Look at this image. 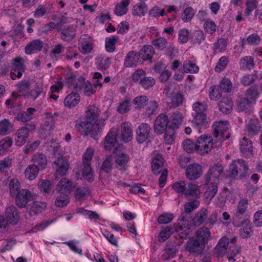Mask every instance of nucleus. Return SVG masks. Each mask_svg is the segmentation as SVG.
<instances>
[{
	"mask_svg": "<svg viewBox=\"0 0 262 262\" xmlns=\"http://www.w3.org/2000/svg\"><path fill=\"white\" fill-rule=\"evenodd\" d=\"M75 127L81 135H90L93 138L97 140L98 107L95 105H90L86 112L85 121H77Z\"/></svg>",
	"mask_w": 262,
	"mask_h": 262,
	"instance_id": "obj_1",
	"label": "nucleus"
},
{
	"mask_svg": "<svg viewBox=\"0 0 262 262\" xmlns=\"http://www.w3.org/2000/svg\"><path fill=\"white\" fill-rule=\"evenodd\" d=\"M192 124L194 127L199 129V132H200L201 128L205 129L208 127L210 121L206 114L207 110L206 103L196 101L192 104Z\"/></svg>",
	"mask_w": 262,
	"mask_h": 262,
	"instance_id": "obj_2",
	"label": "nucleus"
},
{
	"mask_svg": "<svg viewBox=\"0 0 262 262\" xmlns=\"http://www.w3.org/2000/svg\"><path fill=\"white\" fill-rule=\"evenodd\" d=\"M249 170V166L246 161L243 159L233 160L229 166L230 176L235 178L238 175L241 178L246 176Z\"/></svg>",
	"mask_w": 262,
	"mask_h": 262,
	"instance_id": "obj_3",
	"label": "nucleus"
},
{
	"mask_svg": "<svg viewBox=\"0 0 262 262\" xmlns=\"http://www.w3.org/2000/svg\"><path fill=\"white\" fill-rule=\"evenodd\" d=\"M94 154V149L88 147L83 155V163L81 173L82 177L89 182L94 180L92 170L91 167V161Z\"/></svg>",
	"mask_w": 262,
	"mask_h": 262,
	"instance_id": "obj_4",
	"label": "nucleus"
},
{
	"mask_svg": "<svg viewBox=\"0 0 262 262\" xmlns=\"http://www.w3.org/2000/svg\"><path fill=\"white\" fill-rule=\"evenodd\" d=\"M213 140L207 135H203L196 140L197 152L200 155L208 154L213 147Z\"/></svg>",
	"mask_w": 262,
	"mask_h": 262,
	"instance_id": "obj_5",
	"label": "nucleus"
},
{
	"mask_svg": "<svg viewBox=\"0 0 262 262\" xmlns=\"http://www.w3.org/2000/svg\"><path fill=\"white\" fill-rule=\"evenodd\" d=\"M228 123L227 121L220 120L215 122L212 125V128L214 130V137L215 138L219 137L220 141L219 145H221V142L229 139L230 137V134L229 133L226 135L224 134L228 129Z\"/></svg>",
	"mask_w": 262,
	"mask_h": 262,
	"instance_id": "obj_6",
	"label": "nucleus"
},
{
	"mask_svg": "<svg viewBox=\"0 0 262 262\" xmlns=\"http://www.w3.org/2000/svg\"><path fill=\"white\" fill-rule=\"evenodd\" d=\"M29 127L24 126L18 129L15 135V144L18 146H22L27 141L29 137L30 130H34L35 126L33 124L29 125Z\"/></svg>",
	"mask_w": 262,
	"mask_h": 262,
	"instance_id": "obj_7",
	"label": "nucleus"
},
{
	"mask_svg": "<svg viewBox=\"0 0 262 262\" xmlns=\"http://www.w3.org/2000/svg\"><path fill=\"white\" fill-rule=\"evenodd\" d=\"M76 90L83 89V93L86 96H90L96 90V85H92L89 81H85L83 77L80 76L77 79V82L73 85Z\"/></svg>",
	"mask_w": 262,
	"mask_h": 262,
	"instance_id": "obj_8",
	"label": "nucleus"
},
{
	"mask_svg": "<svg viewBox=\"0 0 262 262\" xmlns=\"http://www.w3.org/2000/svg\"><path fill=\"white\" fill-rule=\"evenodd\" d=\"M167 127L169 128L168 117L165 114H161L156 118L154 124V130L158 134H162L166 131Z\"/></svg>",
	"mask_w": 262,
	"mask_h": 262,
	"instance_id": "obj_9",
	"label": "nucleus"
},
{
	"mask_svg": "<svg viewBox=\"0 0 262 262\" xmlns=\"http://www.w3.org/2000/svg\"><path fill=\"white\" fill-rule=\"evenodd\" d=\"M223 170L224 168L221 164H214L210 167L207 174L205 177V184H209L211 181L213 182L214 181L217 183V179L223 172Z\"/></svg>",
	"mask_w": 262,
	"mask_h": 262,
	"instance_id": "obj_10",
	"label": "nucleus"
},
{
	"mask_svg": "<svg viewBox=\"0 0 262 262\" xmlns=\"http://www.w3.org/2000/svg\"><path fill=\"white\" fill-rule=\"evenodd\" d=\"M118 132V135L123 142L127 143L132 140L133 138V128L130 122L122 123Z\"/></svg>",
	"mask_w": 262,
	"mask_h": 262,
	"instance_id": "obj_11",
	"label": "nucleus"
},
{
	"mask_svg": "<svg viewBox=\"0 0 262 262\" xmlns=\"http://www.w3.org/2000/svg\"><path fill=\"white\" fill-rule=\"evenodd\" d=\"M151 127L146 123H141L136 129V140L138 143L145 142L149 137Z\"/></svg>",
	"mask_w": 262,
	"mask_h": 262,
	"instance_id": "obj_12",
	"label": "nucleus"
},
{
	"mask_svg": "<svg viewBox=\"0 0 262 262\" xmlns=\"http://www.w3.org/2000/svg\"><path fill=\"white\" fill-rule=\"evenodd\" d=\"M185 248L187 251L194 255H199L203 253L205 246L193 237L187 242Z\"/></svg>",
	"mask_w": 262,
	"mask_h": 262,
	"instance_id": "obj_13",
	"label": "nucleus"
},
{
	"mask_svg": "<svg viewBox=\"0 0 262 262\" xmlns=\"http://www.w3.org/2000/svg\"><path fill=\"white\" fill-rule=\"evenodd\" d=\"M248 200L241 199L238 202L234 214V220L242 219L248 215Z\"/></svg>",
	"mask_w": 262,
	"mask_h": 262,
	"instance_id": "obj_14",
	"label": "nucleus"
},
{
	"mask_svg": "<svg viewBox=\"0 0 262 262\" xmlns=\"http://www.w3.org/2000/svg\"><path fill=\"white\" fill-rule=\"evenodd\" d=\"M229 239L227 236L222 237L214 249L213 255L216 257H222L227 253Z\"/></svg>",
	"mask_w": 262,
	"mask_h": 262,
	"instance_id": "obj_15",
	"label": "nucleus"
},
{
	"mask_svg": "<svg viewBox=\"0 0 262 262\" xmlns=\"http://www.w3.org/2000/svg\"><path fill=\"white\" fill-rule=\"evenodd\" d=\"M31 199L32 194L30 191L26 189H21L16 194V204L19 208L25 207Z\"/></svg>",
	"mask_w": 262,
	"mask_h": 262,
	"instance_id": "obj_16",
	"label": "nucleus"
},
{
	"mask_svg": "<svg viewBox=\"0 0 262 262\" xmlns=\"http://www.w3.org/2000/svg\"><path fill=\"white\" fill-rule=\"evenodd\" d=\"M194 238L206 246L211 238V232L206 227H201L196 231Z\"/></svg>",
	"mask_w": 262,
	"mask_h": 262,
	"instance_id": "obj_17",
	"label": "nucleus"
},
{
	"mask_svg": "<svg viewBox=\"0 0 262 262\" xmlns=\"http://www.w3.org/2000/svg\"><path fill=\"white\" fill-rule=\"evenodd\" d=\"M253 227L250 221L248 219H245L241 224V228L239 230V234L243 238H248L253 234Z\"/></svg>",
	"mask_w": 262,
	"mask_h": 262,
	"instance_id": "obj_18",
	"label": "nucleus"
},
{
	"mask_svg": "<svg viewBox=\"0 0 262 262\" xmlns=\"http://www.w3.org/2000/svg\"><path fill=\"white\" fill-rule=\"evenodd\" d=\"M201 166L198 164H190L186 169V174L187 178L189 180H195L199 178L202 174Z\"/></svg>",
	"mask_w": 262,
	"mask_h": 262,
	"instance_id": "obj_19",
	"label": "nucleus"
},
{
	"mask_svg": "<svg viewBox=\"0 0 262 262\" xmlns=\"http://www.w3.org/2000/svg\"><path fill=\"white\" fill-rule=\"evenodd\" d=\"M54 163L56 166V173L58 175L63 176L66 175L69 168V163L68 161L63 157H59Z\"/></svg>",
	"mask_w": 262,
	"mask_h": 262,
	"instance_id": "obj_20",
	"label": "nucleus"
},
{
	"mask_svg": "<svg viewBox=\"0 0 262 262\" xmlns=\"http://www.w3.org/2000/svg\"><path fill=\"white\" fill-rule=\"evenodd\" d=\"M140 61L138 53L134 51L129 52L125 57L124 66L126 68H134Z\"/></svg>",
	"mask_w": 262,
	"mask_h": 262,
	"instance_id": "obj_21",
	"label": "nucleus"
},
{
	"mask_svg": "<svg viewBox=\"0 0 262 262\" xmlns=\"http://www.w3.org/2000/svg\"><path fill=\"white\" fill-rule=\"evenodd\" d=\"M72 187L73 184L70 180L62 178L57 184L56 189L58 193L69 194L72 190Z\"/></svg>",
	"mask_w": 262,
	"mask_h": 262,
	"instance_id": "obj_22",
	"label": "nucleus"
},
{
	"mask_svg": "<svg viewBox=\"0 0 262 262\" xmlns=\"http://www.w3.org/2000/svg\"><path fill=\"white\" fill-rule=\"evenodd\" d=\"M57 31L61 32V39L67 41L72 40L76 35V28L73 26H69L66 28L61 29L58 26Z\"/></svg>",
	"mask_w": 262,
	"mask_h": 262,
	"instance_id": "obj_23",
	"label": "nucleus"
},
{
	"mask_svg": "<svg viewBox=\"0 0 262 262\" xmlns=\"http://www.w3.org/2000/svg\"><path fill=\"white\" fill-rule=\"evenodd\" d=\"M43 43L40 39H35L30 42L25 47V53L31 54L40 51L43 47Z\"/></svg>",
	"mask_w": 262,
	"mask_h": 262,
	"instance_id": "obj_24",
	"label": "nucleus"
},
{
	"mask_svg": "<svg viewBox=\"0 0 262 262\" xmlns=\"http://www.w3.org/2000/svg\"><path fill=\"white\" fill-rule=\"evenodd\" d=\"M260 125L257 119H250L246 124V131L248 136L253 137L259 133Z\"/></svg>",
	"mask_w": 262,
	"mask_h": 262,
	"instance_id": "obj_25",
	"label": "nucleus"
},
{
	"mask_svg": "<svg viewBox=\"0 0 262 262\" xmlns=\"http://www.w3.org/2000/svg\"><path fill=\"white\" fill-rule=\"evenodd\" d=\"M46 93L43 91V87L42 84L36 85L33 89L28 92L25 97L33 101L35 100L39 96H45Z\"/></svg>",
	"mask_w": 262,
	"mask_h": 262,
	"instance_id": "obj_26",
	"label": "nucleus"
},
{
	"mask_svg": "<svg viewBox=\"0 0 262 262\" xmlns=\"http://www.w3.org/2000/svg\"><path fill=\"white\" fill-rule=\"evenodd\" d=\"M138 54L140 59H141L143 61L150 60L155 54V50L152 46L145 45L139 50Z\"/></svg>",
	"mask_w": 262,
	"mask_h": 262,
	"instance_id": "obj_27",
	"label": "nucleus"
},
{
	"mask_svg": "<svg viewBox=\"0 0 262 262\" xmlns=\"http://www.w3.org/2000/svg\"><path fill=\"white\" fill-rule=\"evenodd\" d=\"M33 165L40 170L45 169L47 165V159L45 155L41 153H36L33 156L32 159Z\"/></svg>",
	"mask_w": 262,
	"mask_h": 262,
	"instance_id": "obj_28",
	"label": "nucleus"
},
{
	"mask_svg": "<svg viewBox=\"0 0 262 262\" xmlns=\"http://www.w3.org/2000/svg\"><path fill=\"white\" fill-rule=\"evenodd\" d=\"M117 135L115 131L111 130L105 137L104 147L106 150H110L116 147Z\"/></svg>",
	"mask_w": 262,
	"mask_h": 262,
	"instance_id": "obj_29",
	"label": "nucleus"
},
{
	"mask_svg": "<svg viewBox=\"0 0 262 262\" xmlns=\"http://www.w3.org/2000/svg\"><path fill=\"white\" fill-rule=\"evenodd\" d=\"M200 194L199 186L194 182H190L186 184L185 196L189 198L191 196L197 198Z\"/></svg>",
	"mask_w": 262,
	"mask_h": 262,
	"instance_id": "obj_30",
	"label": "nucleus"
},
{
	"mask_svg": "<svg viewBox=\"0 0 262 262\" xmlns=\"http://www.w3.org/2000/svg\"><path fill=\"white\" fill-rule=\"evenodd\" d=\"M46 207V202L34 201L30 205L29 213L31 215H37L43 211Z\"/></svg>",
	"mask_w": 262,
	"mask_h": 262,
	"instance_id": "obj_31",
	"label": "nucleus"
},
{
	"mask_svg": "<svg viewBox=\"0 0 262 262\" xmlns=\"http://www.w3.org/2000/svg\"><path fill=\"white\" fill-rule=\"evenodd\" d=\"M240 149L241 152L245 156L251 155L253 151L252 142L246 137H243L240 141Z\"/></svg>",
	"mask_w": 262,
	"mask_h": 262,
	"instance_id": "obj_32",
	"label": "nucleus"
},
{
	"mask_svg": "<svg viewBox=\"0 0 262 262\" xmlns=\"http://www.w3.org/2000/svg\"><path fill=\"white\" fill-rule=\"evenodd\" d=\"M129 160L128 156L123 153H119L117 154L115 157V162L117 168L119 170H126L127 168V163Z\"/></svg>",
	"mask_w": 262,
	"mask_h": 262,
	"instance_id": "obj_33",
	"label": "nucleus"
},
{
	"mask_svg": "<svg viewBox=\"0 0 262 262\" xmlns=\"http://www.w3.org/2000/svg\"><path fill=\"white\" fill-rule=\"evenodd\" d=\"M80 101V97L77 93H72L68 95L64 100L65 106L72 108L75 107Z\"/></svg>",
	"mask_w": 262,
	"mask_h": 262,
	"instance_id": "obj_34",
	"label": "nucleus"
},
{
	"mask_svg": "<svg viewBox=\"0 0 262 262\" xmlns=\"http://www.w3.org/2000/svg\"><path fill=\"white\" fill-rule=\"evenodd\" d=\"M5 213L8 222L13 224H15L17 223L19 215L14 206H10L7 207L6 209Z\"/></svg>",
	"mask_w": 262,
	"mask_h": 262,
	"instance_id": "obj_35",
	"label": "nucleus"
},
{
	"mask_svg": "<svg viewBox=\"0 0 262 262\" xmlns=\"http://www.w3.org/2000/svg\"><path fill=\"white\" fill-rule=\"evenodd\" d=\"M208 185L207 188L204 193V196L207 201H210L216 194L217 191V183L214 181H211Z\"/></svg>",
	"mask_w": 262,
	"mask_h": 262,
	"instance_id": "obj_36",
	"label": "nucleus"
},
{
	"mask_svg": "<svg viewBox=\"0 0 262 262\" xmlns=\"http://www.w3.org/2000/svg\"><path fill=\"white\" fill-rule=\"evenodd\" d=\"M169 128L170 129H175L179 127L182 123L183 116L179 112L173 113L168 117Z\"/></svg>",
	"mask_w": 262,
	"mask_h": 262,
	"instance_id": "obj_37",
	"label": "nucleus"
},
{
	"mask_svg": "<svg viewBox=\"0 0 262 262\" xmlns=\"http://www.w3.org/2000/svg\"><path fill=\"white\" fill-rule=\"evenodd\" d=\"M233 102L230 98L223 97L219 103V110L225 114L229 113L232 108Z\"/></svg>",
	"mask_w": 262,
	"mask_h": 262,
	"instance_id": "obj_38",
	"label": "nucleus"
},
{
	"mask_svg": "<svg viewBox=\"0 0 262 262\" xmlns=\"http://www.w3.org/2000/svg\"><path fill=\"white\" fill-rule=\"evenodd\" d=\"M163 164V158L161 155H157L153 158L151 167L155 174H158L162 171Z\"/></svg>",
	"mask_w": 262,
	"mask_h": 262,
	"instance_id": "obj_39",
	"label": "nucleus"
},
{
	"mask_svg": "<svg viewBox=\"0 0 262 262\" xmlns=\"http://www.w3.org/2000/svg\"><path fill=\"white\" fill-rule=\"evenodd\" d=\"M227 39L224 38H219L213 44L212 50L215 53L224 52L227 46Z\"/></svg>",
	"mask_w": 262,
	"mask_h": 262,
	"instance_id": "obj_40",
	"label": "nucleus"
},
{
	"mask_svg": "<svg viewBox=\"0 0 262 262\" xmlns=\"http://www.w3.org/2000/svg\"><path fill=\"white\" fill-rule=\"evenodd\" d=\"M39 171L40 170L33 164L29 165L25 170V177L28 180H34L36 178Z\"/></svg>",
	"mask_w": 262,
	"mask_h": 262,
	"instance_id": "obj_41",
	"label": "nucleus"
},
{
	"mask_svg": "<svg viewBox=\"0 0 262 262\" xmlns=\"http://www.w3.org/2000/svg\"><path fill=\"white\" fill-rule=\"evenodd\" d=\"M207 215V210L205 209L198 211L192 219L193 225L195 226L201 225L206 220Z\"/></svg>",
	"mask_w": 262,
	"mask_h": 262,
	"instance_id": "obj_42",
	"label": "nucleus"
},
{
	"mask_svg": "<svg viewBox=\"0 0 262 262\" xmlns=\"http://www.w3.org/2000/svg\"><path fill=\"white\" fill-rule=\"evenodd\" d=\"M130 3V0H121L115 7V13L118 16H122L128 11V6Z\"/></svg>",
	"mask_w": 262,
	"mask_h": 262,
	"instance_id": "obj_43",
	"label": "nucleus"
},
{
	"mask_svg": "<svg viewBox=\"0 0 262 262\" xmlns=\"http://www.w3.org/2000/svg\"><path fill=\"white\" fill-rule=\"evenodd\" d=\"M241 70H251L254 66L253 57L250 56H246L241 58L239 63Z\"/></svg>",
	"mask_w": 262,
	"mask_h": 262,
	"instance_id": "obj_44",
	"label": "nucleus"
},
{
	"mask_svg": "<svg viewBox=\"0 0 262 262\" xmlns=\"http://www.w3.org/2000/svg\"><path fill=\"white\" fill-rule=\"evenodd\" d=\"M206 36L202 30L194 31L190 36L191 42L194 45H200L205 41Z\"/></svg>",
	"mask_w": 262,
	"mask_h": 262,
	"instance_id": "obj_45",
	"label": "nucleus"
},
{
	"mask_svg": "<svg viewBox=\"0 0 262 262\" xmlns=\"http://www.w3.org/2000/svg\"><path fill=\"white\" fill-rule=\"evenodd\" d=\"M118 40L119 37L115 35L106 37L105 40V50L110 53L114 52L115 50V45Z\"/></svg>",
	"mask_w": 262,
	"mask_h": 262,
	"instance_id": "obj_46",
	"label": "nucleus"
},
{
	"mask_svg": "<svg viewBox=\"0 0 262 262\" xmlns=\"http://www.w3.org/2000/svg\"><path fill=\"white\" fill-rule=\"evenodd\" d=\"M195 13V11L190 6H187L183 10L181 19L185 23H188L191 20Z\"/></svg>",
	"mask_w": 262,
	"mask_h": 262,
	"instance_id": "obj_47",
	"label": "nucleus"
},
{
	"mask_svg": "<svg viewBox=\"0 0 262 262\" xmlns=\"http://www.w3.org/2000/svg\"><path fill=\"white\" fill-rule=\"evenodd\" d=\"M183 69L185 73H196L199 70V67L193 62L189 60L184 61Z\"/></svg>",
	"mask_w": 262,
	"mask_h": 262,
	"instance_id": "obj_48",
	"label": "nucleus"
},
{
	"mask_svg": "<svg viewBox=\"0 0 262 262\" xmlns=\"http://www.w3.org/2000/svg\"><path fill=\"white\" fill-rule=\"evenodd\" d=\"M70 202L69 195L67 193H59L55 201V205L57 207H64Z\"/></svg>",
	"mask_w": 262,
	"mask_h": 262,
	"instance_id": "obj_49",
	"label": "nucleus"
},
{
	"mask_svg": "<svg viewBox=\"0 0 262 262\" xmlns=\"http://www.w3.org/2000/svg\"><path fill=\"white\" fill-rule=\"evenodd\" d=\"M148 98L146 96H137L134 99L133 104L136 109L141 110L147 104Z\"/></svg>",
	"mask_w": 262,
	"mask_h": 262,
	"instance_id": "obj_50",
	"label": "nucleus"
},
{
	"mask_svg": "<svg viewBox=\"0 0 262 262\" xmlns=\"http://www.w3.org/2000/svg\"><path fill=\"white\" fill-rule=\"evenodd\" d=\"M147 10V7L145 3H141L135 5L133 8L132 13L134 15L143 16L145 15Z\"/></svg>",
	"mask_w": 262,
	"mask_h": 262,
	"instance_id": "obj_51",
	"label": "nucleus"
},
{
	"mask_svg": "<svg viewBox=\"0 0 262 262\" xmlns=\"http://www.w3.org/2000/svg\"><path fill=\"white\" fill-rule=\"evenodd\" d=\"M222 96V90L219 85H212L210 88L209 92V98L211 100L217 101L220 99Z\"/></svg>",
	"mask_w": 262,
	"mask_h": 262,
	"instance_id": "obj_52",
	"label": "nucleus"
},
{
	"mask_svg": "<svg viewBox=\"0 0 262 262\" xmlns=\"http://www.w3.org/2000/svg\"><path fill=\"white\" fill-rule=\"evenodd\" d=\"M13 140L9 137H6L0 141V155H3L9 150L13 144Z\"/></svg>",
	"mask_w": 262,
	"mask_h": 262,
	"instance_id": "obj_53",
	"label": "nucleus"
},
{
	"mask_svg": "<svg viewBox=\"0 0 262 262\" xmlns=\"http://www.w3.org/2000/svg\"><path fill=\"white\" fill-rule=\"evenodd\" d=\"M151 43L152 46L159 50H164L168 46L167 39L163 37L153 39Z\"/></svg>",
	"mask_w": 262,
	"mask_h": 262,
	"instance_id": "obj_54",
	"label": "nucleus"
},
{
	"mask_svg": "<svg viewBox=\"0 0 262 262\" xmlns=\"http://www.w3.org/2000/svg\"><path fill=\"white\" fill-rule=\"evenodd\" d=\"M190 31L186 29H180L178 32V41L181 44H184L190 39Z\"/></svg>",
	"mask_w": 262,
	"mask_h": 262,
	"instance_id": "obj_55",
	"label": "nucleus"
},
{
	"mask_svg": "<svg viewBox=\"0 0 262 262\" xmlns=\"http://www.w3.org/2000/svg\"><path fill=\"white\" fill-rule=\"evenodd\" d=\"M251 102L245 98H242L237 102V107L240 111L245 112L246 113L251 111Z\"/></svg>",
	"mask_w": 262,
	"mask_h": 262,
	"instance_id": "obj_56",
	"label": "nucleus"
},
{
	"mask_svg": "<svg viewBox=\"0 0 262 262\" xmlns=\"http://www.w3.org/2000/svg\"><path fill=\"white\" fill-rule=\"evenodd\" d=\"M12 128V124L7 119L0 121V135L4 136L8 134Z\"/></svg>",
	"mask_w": 262,
	"mask_h": 262,
	"instance_id": "obj_57",
	"label": "nucleus"
},
{
	"mask_svg": "<svg viewBox=\"0 0 262 262\" xmlns=\"http://www.w3.org/2000/svg\"><path fill=\"white\" fill-rule=\"evenodd\" d=\"M259 93L256 86L250 87L246 92L245 98L251 102L255 101L258 97Z\"/></svg>",
	"mask_w": 262,
	"mask_h": 262,
	"instance_id": "obj_58",
	"label": "nucleus"
},
{
	"mask_svg": "<svg viewBox=\"0 0 262 262\" xmlns=\"http://www.w3.org/2000/svg\"><path fill=\"white\" fill-rule=\"evenodd\" d=\"M131 106L130 99L126 98L120 103L117 111L120 114H124L130 110Z\"/></svg>",
	"mask_w": 262,
	"mask_h": 262,
	"instance_id": "obj_59",
	"label": "nucleus"
},
{
	"mask_svg": "<svg viewBox=\"0 0 262 262\" xmlns=\"http://www.w3.org/2000/svg\"><path fill=\"white\" fill-rule=\"evenodd\" d=\"M173 228L170 226H167L162 229L158 235V241L160 242H163L167 240L172 234Z\"/></svg>",
	"mask_w": 262,
	"mask_h": 262,
	"instance_id": "obj_60",
	"label": "nucleus"
},
{
	"mask_svg": "<svg viewBox=\"0 0 262 262\" xmlns=\"http://www.w3.org/2000/svg\"><path fill=\"white\" fill-rule=\"evenodd\" d=\"M64 48L61 43H57L51 50L50 56L54 60H57L60 54L63 52Z\"/></svg>",
	"mask_w": 262,
	"mask_h": 262,
	"instance_id": "obj_61",
	"label": "nucleus"
},
{
	"mask_svg": "<svg viewBox=\"0 0 262 262\" xmlns=\"http://www.w3.org/2000/svg\"><path fill=\"white\" fill-rule=\"evenodd\" d=\"M184 100V95L180 93L174 94L171 97V104L175 107L182 105Z\"/></svg>",
	"mask_w": 262,
	"mask_h": 262,
	"instance_id": "obj_62",
	"label": "nucleus"
},
{
	"mask_svg": "<svg viewBox=\"0 0 262 262\" xmlns=\"http://www.w3.org/2000/svg\"><path fill=\"white\" fill-rule=\"evenodd\" d=\"M20 187L19 181L16 179H12L9 183L10 192L11 196H15Z\"/></svg>",
	"mask_w": 262,
	"mask_h": 262,
	"instance_id": "obj_63",
	"label": "nucleus"
},
{
	"mask_svg": "<svg viewBox=\"0 0 262 262\" xmlns=\"http://www.w3.org/2000/svg\"><path fill=\"white\" fill-rule=\"evenodd\" d=\"M145 77V72L142 69H139L136 70L132 76V80L136 83H138L140 85L141 83V80Z\"/></svg>",
	"mask_w": 262,
	"mask_h": 262,
	"instance_id": "obj_64",
	"label": "nucleus"
}]
</instances>
